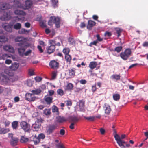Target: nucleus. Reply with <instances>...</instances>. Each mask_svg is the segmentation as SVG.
Wrapping results in <instances>:
<instances>
[{
    "label": "nucleus",
    "mask_w": 148,
    "mask_h": 148,
    "mask_svg": "<svg viewBox=\"0 0 148 148\" xmlns=\"http://www.w3.org/2000/svg\"><path fill=\"white\" fill-rule=\"evenodd\" d=\"M12 127L13 130H16L18 127V123L17 121H14L12 123Z\"/></svg>",
    "instance_id": "nucleus-23"
},
{
    "label": "nucleus",
    "mask_w": 148,
    "mask_h": 148,
    "mask_svg": "<svg viewBox=\"0 0 148 148\" xmlns=\"http://www.w3.org/2000/svg\"><path fill=\"white\" fill-rule=\"evenodd\" d=\"M18 48V52L21 56H23L24 55V52L25 50L27 45L24 44L22 46Z\"/></svg>",
    "instance_id": "nucleus-8"
},
{
    "label": "nucleus",
    "mask_w": 148,
    "mask_h": 148,
    "mask_svg": "<svg viewBox=\"0 0 148 148\" xmlns=\"http://www.w3.org/2000/svg\"><path fill=\"white\" fill-rule=\"evenodd\" d=\"M14 13L16 15H25V13L23 11L18 10H15Z\"/></svg>",
    "instance_id": "nucleus-28"
},
{
    "label": "nucleus",
    "mask_w": 148,
    "mask_h": 148,
    "mask_svg": "<svg viewBox=\"0 0 148 148\" xmlns=\"http://www.w3.org/2000/svg\"><path fill=\"white\" fill-rule=\"evenodd\" d=\"M32 52V51L30 49L28 51L24 53V55L25 56H27L30 54Z\"/></svg>",
    "instance_id": "nucleus-64"
},
{
    "label": "nucleus",
    "mask_w": 148,
    "mask_h": 148,
    "mask_svg": "<svg viewBox=\"0 0 148 148\" xmlns=\"http://www.w3.org/2000/svg\"><path fill=\"white\" fill-rule=\"evenodd\" d=\"M98 42L97 41H94L93 42H91L89 44V46L90 47H92V45H95L96 46Z\"/></svg>",
    "instance_id": "nucleus-53"
},
{
    "label": "nucleus",
    "mask_w": 148,
    "mask_h": 148,
    "mask_svg": "<svg viewBox=\"0 0 148 148\" xmlns=\"http://www.w3.org/2000/svg\"><path fill=\"white\" fill-rule=\"evenodd\" d=\"M4 72L9 76H12L14 75V73L12 70L8 68H6L4 69Z\"/></svg>",
    "instance_id": "nucleus-17"
},
{
    "label": "nucleus",
    "mask_w": 148,
    "mask_h": 148,
    "mask_svg": "<svg viewBox=\"0 0 148 148\" xmlns=\"http://www.w3.org/2000/svg\"><path fill=\"white\" fill-rule=\"evenodd\" d=\"M56 119V121L59 123H62L67 121V119L64 117H61V116L57 117Z\"/></svg>",
    "instance_id": "nucleus-15"
},
{
    "label": "nucleus",
    "mask_w": 148,
    "mask_h": 148,
    "mask_svg": "<svg viewBox=\"0 0 148 148\" xmlns=\"http://www.w3.org/2000/svg\"><path fill=\"white\" fill-rule=\"evenodd\" d=\"M42 78L39 77H36L34 78V79L36 82H39L41 81L42 80Z\"/></svg>",
    "instance_id": "nucleus-49"
},
{
    "label": "nucleus",
    "mask_w": 148,
    "mask_h": 148,
    "mask_svg": "<svg viewBox=\"0 0 148 148\" xmlns=\"http://www.w3.org/2000/svg\"><path fill=\"white\" fill-rule=\"evenodd\" d=\"M120 77L121 76L120 74H113L111 76L110 78L112 80H120Z\"/></svg>",
    "instance_id": "nucleus-26"
},
{
    "label": "nucleus",
    "mask_w": 148,
    "mask_h": 148,
    "mask_svg": "<svg viewBox=\"0 0 148 148\" xmlns=\"http://www.w3.org/2000/svg\"><path fill=\"white\" fill-rule=\"evenodd\" d=\"M96 36L97 38V40L96 41H102L103 39L100 37L99 34H97Z\"/></svg>",
    "instance_id": "nucleus-52"
},
{
    "label": "nucleus",
    "mask_w": 148,
    "mask_h": 148,
    "mask_svg": "<svg viewBox=\"0 0 148 148\" xmlns=\"http://www.w3.org/2000/svg\"><path fill=\"white\" fill-rule=\"evenodd\" d=\"M8 40L7 38L5 36H0V42H5L7 41Z\"/></svg>",
    "instance_id": "nucleus-41"
},
{
    "label": "nucleus",
    "mask_w": 148,
    "mask_h": 148,
    "mask_svg": "<svg viewBox=\"0 0 148 148\" xmlns=\"http://www.w3.org/2000/svg\"><path fill=\"white\" fill-rule=\"evenodd\" d=\"M116 32L118 34L117 36L119 37L121 35V33L122 32V30L120 28H117L116 29Z\"/></svg>",
    "instance_id": "nucleus-46"
},
{
    "label": "nucleus",
    "mask_w": 148,
    "mask_h": 148,
    "mask_svg": "<svg viewBox=\"0 0 148 148\" xmlns=\"http://www.w3.org/2000/svg\"><path fill=\"white\" fill-rule=\"evenodd\" d=\"M25 99L26 100L29 101H32L35 100L36 97L32 93H27L25 95Z\"/></svg>",
    "instance_id": "nucleus-6"
},
{
    "label": "nucleus",
    "mask_w": 148,
    "mask_h": 148,
    "mask_svg": "<svg viewBox=\"0 0 148 148\" xmlns=\"http://www.w3.org/2000/svg\"><path fill=\"white\" fill-rule=\"evenodd\" d=\"M100 132L102 135H103L105 133V130L103 128H101L99 129Z\"/></svg>",
    "instance_id": "nucleus-63"
},
{
    "label": "nucleus",
    "mask_w": 148,
    "mask_h": 148,
    "mask_svg": "<svg viewBox=\"0 0 148 148\" xmlns=\"http://www.w3.org/2000/svg\"><path fill=\"white\" fill-rule=\"evenodd\" d=\"M27 41V38L22 36H18L15 39V41L16 42H19L18 44L19 46H22L25 44Z\"/></svg>",
    "instance_id": "nucleus-3"
},
{
    "label": "nucleus",
    "mask_w": 148,
    "mask_h": 148,
    "mask_svg": "<svg viewBox=\"0 0 148 148\" xmlns=\"http://www.w3.org/2000/svg\"><path fill=\"white\" fill-rule=\"evenodd\" d=\"M28 73L29 75L32 76L34 75L33 70L32 69H30L29 70Z\"/></svg>",
    "instance_id": "nucleus-58"
},
{
    "label": "nucleus",
    "mask_w": 148,
    "mask_h": 148,
    "mask_svg": "<svg viewBox=\"0 0 148 148\" xmlns=\"http://www.w3.org/2000/svg\"><path fill=\"white\" fill-rule=\"evenodd\" d=\"M28 140V139L27 138H26L23 136L21 137L20 142L22 143H24L27 142Z\"/></svg>",
    "instance_id": "nucleus-42"
},
{
    "label": "nucleus",
    "mask_w": 148,
    "mask_h": 148,
    "mask_svg": "<svg viewBox=\"0 0 148 148\" xmlns=\"http://www.w3.org/2000/svg\"><path fill=\"white\" fill-rule=\"evenodd\" d=\"M113 130L114 133L115 134L114 137L117 143L121 148H125V146L123 145V143H126V142L121 140L120 136L117 134L116 131L115 129H114Z\"/></svg>",
    "instance_id": "nucleus-1"
},
{
    "label": "nucleus",
    "mask_w": 148,
    "mask_h": 148,
    "mask_svg": "<svg viewBox=\"0 0 148 148\" xmlns=\"http://www.w3.org/2000/svg\"><path fill=\"white\" fill-rule=\"evenodd\" d=\"M40 24L41 27H45L47 26L42 21H40Z\"/></svg>",
    "instance_id": "nucleus-55"
},
{
    "label": "nucleus",
    "mask_w": 148,
    "mask_h": 148,
    "mask_svg": "<svg viewBox=\"0 0 148 148\" xmlns=\"http://www.w3.org/2000/svg\"><path fill=\"white\" fill-rule=\"evenodd\" d=\"M85 119L90 121H94L95 120V116H90L89 117H84Z\"/></svg>",
    "instance_id": "nucleus-39"
},
{
    "label": "nucleus",
    "mask_w": 148,
    "mask_h": 148,
    "mask_svg": "<svg viewBox=\"0 0 148 148\" xmlns=\"http://www.w3.org/2000/svg\"><path fill=\"white\" fill-rule=\"evenodd\" d=\"M40 126L41 125L38 121L36 122L34 124H32V128L34 131H37L40 128Z\"/></svg>",
    "instance_id": "nucleus-14"
},
{
    "label": "nucleus",
    "mask_w": 148,
    "mask_h": 148,
    "mask_svg": "<svg viewBox=\"0 0 148 148\" xmlns=\"http://www.w3.org/2000/svg\"><path fill=\"white\" fill-rule=\"evenodd\" d=\"M53 98L48 95H46L44 98V100L47 104H50L52 102Z\"/></svg>",
    "instance_id": "nucleus-13"
},
{
    "label": "nucleus",
    "mask_w": 148,
    "mask_h": 148,
    "mask_svg": "<svg viewBox=\"0 0 148 148\" xmlns=\"http://www.w3.org/2000/svg\"><path fill=\"white\" fill-rule=\"evenodd\" d=\"M73 84L71 83H69L67 84L66 90L69 91L71 90H73Z\"/></svg>",
    "instance_id": "nucleus-29"
},
{
    "label": "nucleus",
    "mask_w": 148,
    "mask_h": 148,
    "mask_svg": "<svg viewBox=\"0 0 148 148\" xmlns=\"http://www.w3.org/2000/svg\"><path fill=\"white\" fill-rule=\"evenodd\" d=\"M111 110L110 106L108 105L106 106L105 110V113L107 114H109Z\"/></svg>",
    "instance_id": "nucleus-38"
},
{
    "label": "nucleus",
    "mask_w": 148,
    "mask_h": 148,
    "mask_svg": "<svg viewBox=\"0 0 148 148\" xmlns=\"http://www.w3.org/2000/svg\"><path fill=\"white\" fill-rule=\"evenodd\" d=\"M70 51V49L68 48H64L63 50V52L65 55L69 54Z\"/></svg>",
    "instance_id": "nucleus-44"
},
{
    "label": "nucleus",
    "mask_w": 148,
    "mask_h": 148,
    "mask_svg": "<svg viewBox=\"0 0 148 148\" xmlns=\"http://www.w3.org/2000/svg\"><path fill=\"white\" fill-rule=\"evenodd\" d=\"M53 22L55 24L56 27L58 28L60 27V19L59 18L54 17L53 19Z\"/></svg>",
    "instance_id": "nucleus-10"
},
{
    "label": "nucleus",
    "mask_w": 148,
    "mask_h": 148,
    "mask_svg": "<svg viewBox=\"0 0 148 148\" xmlns=\"http://www.w3.org/2000/svg\"><path fill=\"white\" fill-rule=\"evenodd\" d=\"M32 5V2L29 0H27L25 2L26 6L28 8H30Z\"/></svg>",
    "instance_id": "nucleus-36"
},
{
    "label": "nucleus",
    "mask_w": 148,
    "mask_h": 148,
    "mask_svg": "<svg viewBox=\"0 0 148 148\" xmlns=\"http://www.w3.org/2000/svg\"><path fill=\"white\" fill-rule=\"evenodd\" d=\"M57 126L55 125H52L49 126L47 131V132L50 134L53 133V131L56 128Z\"/></svg>",
    "instance_id": "nucleus-16"
},
{
    "label": "nucleus",
    "mask_w": 148,
    "mask_h": 148,
    "mask_svg": "<svg viewBox=\"0 0 148 148\" xmlns=\"http://www.w3.org/2000/svg\"><path fill=\"white\" fill-rule=\"evenodd\" d=\"M96 24L95 22L91 20H89L88 21V23L87 26V28L89 30H91L92 27Z\"/></svg>",
    "instance_id": "nucleus-12"
},
{
    "label": "nucleus",
    "mask_w": 148,
    "mask_h": 148,
    "mask_svg": "<svg viewBox=\"0 0 148 148\" xmlns=\"http://www.w3.org/2000/svg\"><path fill=\"white\" fill-rule=\"evenodd\" d=\"M10 56L7 54H4L2 55L1 56H0V60H5L7 59L10 58Z\"/></svg>",
    "instance_id": "nucleus-33"
},
{
    "label": "nucleus",
    "mask_w": 148,
    "mask_h": 148,
    "mask_svg": "<svg viewBox=\"0 0 148 148\" xmlns=\"http://www.w3.org/2000/svg\"><path fill=\"white\" fill-rule=\"evenodd\" d=\"M113 99L116 101H119L120 98V95L119 94H115L113 95Z\"/></svg>",
    "instance_id": "nucleus-34"
},
{
    "label": "nucleus",
    "mask_w": 148,
    "mask_h": 148,
    "mask_svg": "<svg viewBox=\"0 0 148 148\" xmlns=\"http://www.w3.org/2000/svg\"><path fill=\"white\" fill-rule=\"evenodd\" d=\"M16 18V20L17 21H23L24 19V17H20L17 16Z\"/></svg>",
    "instance_id": "nucleus-51"
},
{
    "label": "nucleus",
    "mask_w": 148,
    "mask_h": 148,
    "mask_svg": "<svg viewBox=\"0 0 148 148\" xmlns=\"http://www.w3.org/2000/svg\"><path fill=\"white\" fill-rule=\"evenodd\" d=\"M57 94L60 96H63L64 94V92L63 90L61 89H58L57 90Z\"/></svg>",
    "instance_id": "nucleus-45"
},
{
    "label": "nucleus",
    "mask_w": 148,
    "mask_h": 148,
    "mask_svg": "<svg viewBox=\"0 0 148 148\" xmlns=\"http://www.w3.org/2000/svg\"><path fill=\"white\" fill-rule=\"evenodd\" d=\"M12 61L11 60L9 59H6L5 63V64L9 65L12 63Z\"/></svg>",
    "instance_id": "nucleus-56"
},
{
    "label": "nucleus",
    "mask_w": 148,
    "mask_h": 148,
    "mask_svg": "<svg viewBox=\"0 0 148 148\" xmlns=\"http://www.w3.org/2000/svg\"><path fill=\"white\" fill-rule=\"evenodd\" d=\"M29 30H27L25 29L22 28L18 31V33L21 34H25L29 33Z\"/></svg>",
    "instance_id": "nucleus-31"
},
{
    "label": "nucleus",
    "mask_w": 148,
    "mask_h": 148,
    "mask_svg": "<svg viewBox=\"0 0 148 148\" xmlns=\"http://www.w3.org/2000/svg\"><path fill=\"white\" fill-rule=\"evenodd\" d=\"M79 82L81 84H84L86 83L87 81L85 79H81L79 81Z\"/></svg>",
    "instance_id": "nucleus-59"
},
{
    "label": "nucleus",
    "mask_w": 148,
    "mask_h": 148,
    "mask_svg": "<svg viewBox=\"0 0 148 148\" xmlns=\"http://www.w3.org/2000/svg\"><path fill=\"white\" fill-rule=\"evenodd\" d=\"M52 2L53 5L54 6H55L57 5V4L58 2V0H52Z\"/></svg>",
    "instance_id": "nucleus-62"
},
{
    "label": "nucleus",
    "mask_w": 148,
    "mask_h": 148,
    "mask_svg": "<svg viewBox=\"0 0 148 148\" xmlns=\"http://www.w3.org/2000/svg\"><path fill=\"white\" fill-rule=\"evenodd\" d=\"M38 137L40 140L41 139H44L45 138V136L44 134L41 133L39 134Z\"/></svg>",
    "instance_id": "nucleus-48"
},
{
    "label": "nucleus",
    "mask_w": 148,
    "mask_h": 148,
    "mask_svg": "<svg viewBox=\"0 0 148 148\" xmlns=\"http://www.w3.org/2000/svg\"><path fill=\"white\" fill-rule=\"evenodd\" d=\"M69 119L73 123L78 121L79 119L78 117L75 116H70L69 117Z\"/></svg>",
    "instance_id": "nucleus-25"
},
{
    "label": "nucleus",
    "mask_w": 148,
    "mask_h": 148,
    "mask_svg": "<svg viewBox=\"0 0 148 148\" xmlns=\"http://www.w3.org/2000/svg\"><path fill=\"white\" fill-rule=\"evenodd\" d=\"M20 126L21 128L25 132H28L30 130V125L25 121H22L21 122Z\"/></svg>",
    "instance_id": "nucleus-4"
},
{
    "label": "nucleus",
    "mask_w": 148,
    "mask_h": 148,
    "mask_svg": "<svg viewBox=\"0 0 148 148\" xmlns=\"http://www.w3.org/2000/svg\"><path fill=\"white\" fill-rule=\"evenodd\" d=\"M48 92L49 96H52L54 94V92L53 90H50L48 91Z\"/></svg>",
    "instance_id": "nucleus-57"
},
{
    "label": "nucleus",
    "mask_w": 148,
    "mask_h": 148,
    "mask_svg": "<svg viewBox=\"0 0 148 148\" xmlns=\"http://www.w3.org/2000/svg\"><path fill=\"white\" fill-rule=\"evenodd\" d=\"M44 113L46 115H49L51 114L50 110L49 109H45L44 110Z\"/></svg>",
    "instance_id": "nucleus-47"
},
{
    "label": "nucleus",
    "mask_w": 148,
    "mask_h": 148,
    "mask_svg": "<svg viewBox=\"0 0 148 148\" xmlns=\"http://www.w3.org/2000/svg\"><path fill=\"white\" fill-rule=\"evenodd\" d=\"M0 7L1 9L4 10L10 8V6L8 3H4L1 5Z\"/></svg>",
    "instance_id": "nucleus-22"
},
{
    "label": "nucleus",
    "mask_w": 148,
    "mask_h": 148,
    "mask_svg": "<svg viewBox=\"0 0 148 148\" xmlns=\"http://www.w3.org/2000/svg\"><path fill=\"white\" fill-rule=\"evenodd\" d=\"M10 131V130L9 128H6L5 129H3V134H5L8 132Z\"/></svg>",
    "instance_id": "nucleus-61"
},
{
    "label": "nucleus",
    "mask_w": 148,
    "mask_h": 148,
    "mask_svg": "<svg viewBox=\"0 0 148 148\" xmlns=\"http://www.w3.org/2000/svg\"><path fill=\"white\" fill-rule=\"evenodd\" d=\"M65 58L67 62H70L71 60V57L69 54L65 55Z\"/></svg>",
    "instance_id": "nucleus-43"
},
{
    "label": "nucleus",
    "mask_w": 148,
    "mask_h": 148,
    "mask_svg": "<svg viewBox=\"0 0 148 148\" xmlns=\"http://www.w3.org/2000/svg\"><path fill=\"white\" fill-rule=\"evenodd\" d=\"M76 69L73 68H72L68 70L69 74L71 77H74L75 75V70Z\"/></svg>",
    "instance_id": "nucleus-20"
},
{
    "label": "nucleus",
    "mask_w": 148,
    "mask_h": 148,
    "mask_svg": "<svg viewBox=\"0 0 148 148\" xmlns=\"http://www.w3.org/2000/svg\"><path fill=\"white\" fill-rule=\"evenodd\" d=\"M59 63L55 60L51 61L49 63V66L51 68L53 69H57L59 67Z\"/></svg>",
    "instance_id": "nucleus-9"
},
{
    "label": "nucleus",
    "mask_w": 148,
    "mask_h": 148,
    "mask_svg": "<svg viewBox=\"0 0 148 148\" xmlns=\"http://www.w3.org/2000/svg\"><path fill=\"white\" fill-rule=\"evenodd\" d=\"M2 123L5 125V127H8L10 124V122L5 119H3L2 121Z\"/></svg>",
    "instance_id": "nucleus-30"
},
{
    "label": "nucleus",
    "mask_w": 148,
    "mask_h": 148,
    "mask_svg": "<svg viewBox=\"0 0 148 148\" xmlns=\"http://www.w3.org/2000/svg\"><path fill=\"white\" fill-rule=\"evenodd\" d=\"M52 112H56L58 113L59 112L58 108L56 106H55L52 109Z\"/></svg>",
    "instance_id": "nucleus-50"
},
{
    "label": "nucleus",
    "mask_w": 148,
    "mask_h": 148,
    "mask_svg": "<svg viewBox=\"0 0 148 148\" xmlns=\"http://www.w3.org/2000/svg\"><path fill=\"white\" fill-rule=\"evenodd\" d=\"M9 135L12 136V137L10 141V144L12 146H15L17 145L19 139L18 138L15 137H13L12 134H9Z\"/></svg>",
    "instance_id": "nucleus-7"
},
{
    "label": "nucleus",
    "mask_w": 148,
    "mask_h": 148,
    "mask_svg": "<svg viewBox=\"0 0 148 148\" xmlns=\"http://www.w3.org/2000/svg\"><path fill=\"white\" fill-rule=\"evenodd\" d=\"M131 54V51L130 49H127L124 52H121L120 56L123 60H126L128 59Z\"/></svg>",
    "instance_id": "nucleus-2"
},
{
    "label": "nucleus",
    "mask_w": 148,
    "mask_h": 148,
    "mask_svg": "<svg viewBox=\"0 0 148 148\" xmlns=\"http://www.w3.org/2000/svg\"><path fill=\"white\" fill-rule=\"evenodd\" d=\"M10 12V11H5L3 15L0 17V19L2 21L8 20L11 19Z\"/></svg>",
    "instance_id": "nucleus-5"
},
{
    "label": "nucleus",
    "mask_w": 148,
    "mask_h": 148,
    "mask_svg": "<svg viewBox=\"0 0 148 148\" xmlns=\"http://www.w3.org/2000/svg\"><path fill=\"white\" fill-rule=\"evenodd\" d=\"M4 29L7 32H11L12 31V27L9 25L4 26Z\"/></svg>",
    "instance_id": "nucleus-35"
},
{
    "label": "nucleus",
    "mask_w": 148,
    "mask_h": 148,
    "mask_svg": "<svg viewBox=\"0 0 148 148\" xmlns=\"http://www.w3.org/2000/svg\"><path fill=\"white\" fill-rule=\"evenodd\" d=\"M32 140L34 143V144L36 145L39 143L40 142V140H39L38 137L36 136H32Z\"/></svg>",
    "instance_id": "nucleus-27"
},
{
    "label": "nucleus",
    "mask_w": 148,
    "mask_h": 148,
    "mask_svg": "<svg viewBox=\"0 0 148 148\" xmlns=\"http://www.w3.org/2000/svg\"><path fill=\"white\" fill-rule=\"evenodd\" d=\"M49 43L51 45H54L55 47V46H60L61 45L59 42H57L55 40H50Z\"/></svg>",
    "instance_id": "nucleus-21"
},
{
    "label": "nucleus",
    "mask_w": 148,
    "mask_h": 148,
    "mask_svg": "<svg viewBox=\"0 0 148 148\" xmlns=\"http://www.w3.org/2000/svg\"><path fill=\"white\" fill-rule=\"evenodd\" d=\"M21 25L20 23H17L14 25V28L16 30H18L21 29Z\"/></svg>",
    "instance_id": "nucleus-37"
},
{
    "label": "nucleus",
    "mask_w": 148,
    "mask_h": 148,
    "mask_svg": "<svg viewBox=\"0 0 148 148\" xmlns=\"http://www.w3.org/2000/svg\"><path fill=\"white\" fill-rule=\"evenodd\" d=\"M55 47L54 45H50L47 49V53L50 54L54 52L55 50Z\"/></svg>",
    "instance_id": "nucleus-19"
},
{
    "label": "nucleus",
    "mask_w": 148,
    "mask_h": 148,
    "mask_svg": "<svg viewBox=\"0 0 148 148\" xmlns=\"http://www.w3.org/2000/svg\"><path fill=\"white\" fill-rule=\"evenodd\" d=\"M3 49L11 53H13L14 52V48L10 45H5L4 46Z\"/></svg>",
    "instance_id": "nucleus-11"
},
{
    "label": "nucleus",
    "mask_w": 148,
    "mask_h": 148,
    "mask_svg": "<svg viewBox=\"0 0 148 148\" xmlns=\"http://www.w3.org/2000/svg\"><path fill=\"white\" fill-rule=\"evenodd\" d=\"M105 35L108 37H110L112 35V34L110 32L106 31L105 33Z\"/></svg>",
    "instance_id": "nucleus-60"
},
{
    "label": "nucleus",
    "mask_w": 148,
    "mask_h": 148,
    "mask_svg": "<svg viewBox=\"0 0 148 148\" xmlns=\"http://www.w3.org/2000/svg\"><path fill=\"white\" fill-rule=\"evenodd\" d=\"M56 146L57 148H65L63 144H58Z\"/></svg>",
    "instance_id": "nucleus-54"
},
{
    "label": "nucleus",
    "mask_w": 148,
    "mask_h": 148,
    "mask_svg": "<svg viewBox=\"0 0 148 148\" xmlns=\"http://www.w3.org/2000/svg\"><path fill=\"white\" fill-rule=\"evenodd\" d=\"M32 94L34 95H38L41 92V90L40 89H37L32 90Z\"/></svg>",
    "instance_id": "nucleus-40"
},
{
    "label": "nucleus",
    "mask_w": 148,
    "mask_h": 148,
    "mask_svg": "<svg viewBox=\"0 0 148 148\" xmlns=\"http://www.w3.org/2000/svg\"><path fill=\"white\" fill-rule=\"evenodd\" d=\"M97 65V63L96 62L92 61L90 62L89 64V67L92 69H93L96 68Z\"/></svg>",
    "instance_id": "nucleus-24"
},
{
    "label": "nucleus",
    "mask_w": 148,
    "mask_h": 148,
    "mask_svg": "<svg viewBox=\"0 0 148 148\" xmlns=\"http://www.w3.org/2000/svg\"><path fill=\"white\" fill-rule=\"evenodd\" d=\"M123 49V47L122 46H119L116 47L113 51L115 52H116L117 53H120Z\"/></svg>",
    "instance_id": "nucleus-32"
},
{
    "label": "nucleus",
    "mask_w": 148,
    "mask_h": 148,
    "mask_svg": "<svg viewBox=\"0 0 148 148\" xmlns=\"http://www.w3.org/2000/svg\"><path fill=\"white\" fill-rule=\"evenodd\" d=\"M19 66V64L15 62L12 64L9 67L10 69L12 71L16 70Z\"/></svg>",
    "instance_id": "nucleus-18"
}]
</instances>
